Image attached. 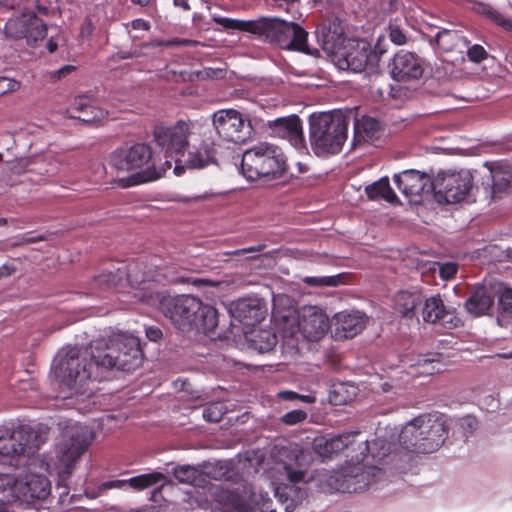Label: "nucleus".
Segmentation results:
<instances>
[{
	"label": "nucleus",
	"mask_w": 512,
	"mask_h": 512,
	"mask_svg": "<svg viewBox=\"0 0 512 512\" xmlns=\"http://www.w3.org/2000/svg\"><path fill=\"white\" fill-rule=\"evenodd\" d=\"M140 341L132 335H118L105 347L70 348L59 360L55 373L60 382L76 394L90 396L89 382L109 379L113 370L131 372L142 365Z\"/></svg>",
	"instance_id": "nucleus-1"
},
{
	"label": "nucleus",
	"mask_w": 512,
	"mask_h": 512,
	"mask_svg": "<svg viewBox=\"0 0 512 512\" xmlns=\"http://www.w3.org/2000/svg\"><path fill=\"white\" fill-rule=\"evenodd\" d=\"M360 431H352L327 438L316 437L313 441V450L323 459L332 458L345 451L351 458L354 466L349 472L342 475L339 489L344 493H360L369 488L384 476V471L374 465H363L362 462L370 453L369 441L359 439Z\"/></svg>",
	"instance_id": "nucleus-2"
},
{
	"label": "nucleus",
	"mask_w": 512,
	"mask_h": 512,
	"mask_svg": "<svg viewBox=\"0 0 512 512\" xmlns=\"http://www.w3.org/2000/svg\"><path fill=\"white\" fill-rule=\"evenodd\" d=\"M111 163L117 170L137 171L128 177L118 179L117 183L121 188L158 180L171 168L169 160L158 163L152 148L145 143L116 149L111 155Z\"/></svg>",
	"instance_id": "nucleus-3"
},
{
	"label": "nucleus",
	"mask_w": 512,
	"mask_h": 512,
	"mask_svg": "<svg viewBox=\"0 0 512 512\" xmlns=\"http://www.w3.org/2000/svg\"><path fill=\"white\" fill-rule=\"evenodd\" d=\"M163 314L180 330L196 329L212 333L218 326V311L192 295L163 297L160 301Z\"/></svg>",
	"instance_id": "nucleus-4"
},
{
	"label": "nucleus",
	"mask_w": 512,
	"mask_h": 512,
	"mask_svg": "<svg viewBox=\"0 0 512 512\" xmlns=\"http://www.w3.org/2000/svg\"><path fill=\"white\" fill-rule=\"evenodd\" d=\"M447 418L439 412L424 413L406 423L399 435L401 446L413 453H433L448 437Z\"/></svg>",
	"instance_id": "nucleus-5"
},
{
	"label": "nucleus",
	"mask_w": 512,
	"mask_h": 512,
	"mask_svg": "<svg viewBox=\"0 0 512 512\" xmlns=\"http://www.w3.org/2000/svg\"><path fill=\"white\" fill-rule=\"evenodd\" d=\"M348 121L340 113H314L309 117V141L317 156L338 154L347 139Z\"/></svg>",
	"instance_id": "nucleus-6"
},
{
	"label": "nucleus",
	"mask_w": 512,
	"mask_h": 512,
	"mask_svg": "<svg viewBox=\"0 0 512 512\" xmlns=\"http://www.w3.org/2000/svg\"><path fill=\"white\" fill-rule=\"evenodd\" d=\"M287 170L282 150L267 142L258 143L242 155L241 173L249 181L261 178L277 179Z\"/></svg>",
	"instance_id": "nucleus-7"
},
{
	"label": "nucleus",
	"mask_w": 512,
	"mask_h": 512,
	"mask_svg": "<svg viewBox=\"0 0 512 512\" xmlns=\"http://www.w3.org/2000/svg\"><path fill=\"white\" fill-rule=\"evenodd\" d=\"M195 124L190 121L179 120L172 126L159 125L154 128L155 142L165 152L166 160L177 165L185 150L189 147L188 138L196 135Z\"/></svg>",
	"instance_id": "nucleus-8"
},
{
	"label": "nucleus",
	"mask_w": 512,
	"mask_h": 512,
	"mask_svg": "<svg viewBox=\"0 0 512 512\" xmlns=\"http://www.w3.org/2000/svg\"><path fill=\"white\" fill-rule=\"evenodd\" d=\"M380 62V54L372 50L364 40H350L337 54V65L341 70L373 73Z\"/></svg>",
	"instance_id": "nucleus-9"
},
{
	"label": "nucleus",
	"mask_w": 512,
	"mask_h": 512,
	"mask_svg": "<svg viewBox=\"0 0 512 512\" xmlns=\"http://www.w3.org/2000/svg\"><path fill=\"white\" fill-rule=\"evenodd\" d=\"M431 188L439 202L459 203L469 197L472 189V175L467 171L439 173L433 179Z\"/></svg>",
	"instance_id": "nucleus-10"
},
{
	"label": "nucleus",
	"mask_w": 512,
	"mask_h": 512,
	"mask_svg": "<svg viewBox=\"0 0 512 512\" xmlns=\"http://www.w3.org/2000/svg\"><path fill=\"white\" fill-rule=\"evenodd\" d=\"M212 122L220 138L235 144L245 143L253 133L250 120L235 109H221L214 112Z\"/></svg>",
	"instance_id": "nucleus-11"
},
{
	"label": "nucleus",
	"mask_w": 512,
	"mask_h": 512,
	"mask_svg": "<svg viewBox=\"0 0 512 512\" xmlns=\"http://www.w3.org/2000/svg\"><path fill=\"white\" fill-rule=\"evenodd\" d=\"M192 143L184 152L179 163L174 167V173L181 175L185 168L203 169L211 164H216V145L211 136L206 132L198 133V137H192Z\"/></svg>",
	"instance_id": "nucleus-12"
},
{
	"label": "nucleus",
	"mask_w": 512,
	"mask_h": 512,
	"mask_svg": "<svg viewBox=\"0 0 512 512\" xmlns=\"http://www.w3.org/2000/svg\"><path fill=\"white\" fill-rule=\"evenodd\" d=\"M68 433L58 445L59 462L63 466L59 475L63 480L70 477L74 464L88 449L92 440L86 427H75Z\"/></svg>",
	"instance_id": "nucleus-13"
},
{
	"label": "nucleus",
	"mask_w": 512,
	"mask_h": 512,
	"mask_svg": "<svg viewBox=\"0 0 512 512\" xmlns=\"http://www.w3.org/2000/svg\"><path fill=\"white\" fill-rule=\"evenodd\" d=\"M8 492L19 501L31 504L35 500L46 499L51 492L47 477L38 474H28L21 480L13 477V484Z\"/></svg>",
	"instance_id": "nucleus-14"
},
{
	"label": "nucleus",
	"mask_w": 512,
	"mask_h": 512,
	"mask_svg": "<svg viewBox=\"0 0 512 512\" xmlns=\"http://www.w3.org/2000/svg\"><path fill=\"white\" fill-rule=\"evenodd\" d=\"M285 470L289 483L279 484L275 488V497L286 512H292L307 496V491L297 486L303 482L305 471L294 470L290 466H285Z\"/></svg>",
	"instance_id": "nucleus-15"
},
{
	"label": "nucleus",
	"mask_w": 512,
	"mask_h": 512,
	"mask_svg": "<svg viewBox=\"0 0 512 512\" xmlns=\"http://www.w3.org/2000/svg\"><path fill=\"white\" fill-rule=\"evenodd\" d=\"M422 317L426 323L445 329H454L461 324L456 310L447 307L439 294L427 298L423 304Z\"/></svg>",
	"instance_id": "nucleus-16"
},
{
	"label": "nucleus",
	"mask_w": 512,
	"mask_h": 512,
	"mask_svg": "<svg viewBox=\"0 0 512 512\" xmlns=\"http://www.w3.org/2000/svg\"><path fill=\"white\" fill-rule=\"evenodd\" d=\"M267 126L273 136L287 140L297 150L307 149L302 121L298 115L270 120Z\"/></svg>",
	"instance_id": "nucleus-17"
},
{
	"label": "nucleus",
	"mask_w": 512,
	"mask_h": 512,
	"mask_svg": "<svg viewBox=\"0 0 512 512\" xmlns=\"http://www.w3.org/2000/svg\"><path fill=\"white\" fill-rule=\"evenodd\" d=\"M293 32V22H287L276 17H261L255 20L253 34L264 37L271 44L284 49L289 43V33Z\"/></svg>",
	"instance_id": "nucleus-18"
},
{
	"label": "nucleus",
	"mask_w": 512,
	"mask_h": 512,
	"mask_svg": "<svg viewBox=\"0 0 512 512\" xmlns=\"http://www.w3.org/2000/svg\"><path fill=\"white\" fill-rule=\"evenodd\" d=\"M390 73L396 81H408L422 77L424 68L421 59L413 52L400 50L389 63Z\"/></svg>",
	"instance_id": "nucleus-19"
},
{
	"label": "nucleus",
	"mask_w": 512,
	"mask_h": 512,
	"mask_svg": "<svg viewBox=\"0 0 512 512\" xmlns=\"http://www.w3.org/2000/svg\"><path fill=\"white\" fill-rule=\"evenodd\" d=\"M298 327L305 338L317 341L329 328L328 316L316 306L304 307L299 315Z\"/></svg>",
	"instance_id": "nucleus-20"
},
{
	"label": "nucleus",
	"mask_w": 512,
	"mask_h": 512,
	"mask_svg": "<svg viewBox=\"0 0 512 512\" xmlns=\"http://www.w3.org/2000/svg\"><path fill=\"white\" fill-rule=\"evenodd\" d=\"M336 339H349L358 335L366 326L367 317L359 311H341L333 317Z\"/></svg>",
	"instance_id": "nucleus-21"
},
{
	"label": "nucleus",
	"mask_w": 512,
	"mask_h": 512,
	"mask_svg": "<svg viewBox=\"0 0 512 512\" xmlns=\"http://www.w3.org/2000/svg\"><path fill=\"white\" fill-rule=\"evenodd\" d=\"M393 180L403 195L410 199L421 196L427 188L428 190L432 189L431 183L433 180L427 174L417 170L403 171L394 175Z\"/></svg>",
	"instance_id": "nucleus-22"
},
{
	"label": "nucleus",
	"mask_w": 512,
	"mask_h": 512,
	"mask_svg": "<svg viewBox=\"0 0 512 512\" xmlns=\"http://www.w3.org/2000/svg\"><path fill=\"white\" fill-rule=\"evenodd\" d=\"M209 494L223 512H248L245 499L236 491L217 485L209 488Z\"/></svg>",
	"instance_id": "nucleus-23"
},
{
	"label": "nucleus",
	"mask_w": 512,
	"mask_h": 512,
	"mask_svg": "<svg viewBox=\"0 0 512 512\" xmlns=\"http://www.w3.org/2000/svg\"><path fill=\"white\" fill-rule=\"evenodd\" d=\"M493 291L485 286H476L465 301V309L475 317L488 314L494 304Z\"/></svg>",
	"instance_id": "nucleus-24"
},
{
	"label": "nucleus",
	"mask_w": 512,
	"mask_h": 512,
	"mask_svg": "<svg viewBox=\"0 0 512 512\" xmlns=\"http://www.w3.org/2000/svg\"><path fill=\"white\" fill-rule=\"evenodd\" d=\"M145 265L143 262L130 261L128 263H122L118 267V276L124 279V292H127L128 288L140 289L142 285L151 281V276L144 271Z\"/></svg>",
	"instance_id": "nucleus-25"
},
{
	"label": "nucleus",
	"mask_w": 512,
	"mask_h": 512,
	"mask_svg": "<svg viewBox=\"0 0 512 512\" xmlns=\"http://www.w3.org/2000/svg\"><path fill=\"white\" fill-rule=\"evenodd\" d=\"M429 43L432 47L444 53H449L470 45V41L459 31L449 29L438 31L433 38H429Z\"/></svg>",
	"instance_id": "nucleus-26"
},
{
	"label": "nucleus",
	"mask_w": 512,
	"mask_h": 512,
	"mask_svg": "<svg viewBox=\"0 0 512 512\" xmlns=\"http://www.w3.org/2000/svg\"><path fill=\"white\" fill-rule=\"evenodd\" d=\"M70 117L78 119L84 123H92L104 119L107 112L103 109L93 106L90 101L83 96L75 98L71 108L69 109Z\"/></svg>",
	"instance_id": "nucleus-27"
},
{
	"label": "nucleus",
	"mask_w": 512,
	"mask_h": 512,
	"mask_svg": "<svg viewBox=\"0 0 512 512\" xmlns=\"http://www.w3.org/2000/svg\"><path fill=\"white\" fill-rule=\"evenodd\" d=\"M124 285V279L118 276V267L114 271L101 272L91 282L92 290L99 295L110 291L124 293Z\"/></svg>",
	"instance_id": "nucleus-28"
},
{
	"label": "nucleus",
	"mask_w": 512,
	"mask_h": 512,
	"mask_svg": "<svg viewBox=\"0 0 512 512\" xmlns=\"http://www.w3.org/2000/svg\"><path fill=\"white\" fill-rule=\"evenodd\" d=\"M421 304L422 296L418 292L400 291L394 298L395 310L406 318H413Z\"/></svg>",
	"instance_id": "nucleus-29"
},
{
	"label": "nucleus",
	"mask_w": 512,
	"mask_h": 512,
	"mask_svg": "<svg viewBox=\"0 0 512 512\" xmlns=\"http://www.w3.org/2000/svg\"><path fill=\"white\" fill-rule=\"evenodd\" d=\"M365 192L370 200L383 199L392 204L399 203L397 195L390 186L388 177H383L366 186Z\"/></svg>",
	"instance_id": "nucleus-30"
},
{
	"label": "nucleus",
	"mask_w": 512,
	"mask_h": 512,
	"mask_svg": "<svg viewBox=\"0 0 512 512\" xmlns=\"http://www.w3.org/2000/svg\"><path fill=\"white\" fill-rule=\"evenodd\" d=\"M250 347L259 353H266L275 348L278 339L271 329H259L252 332Z\"/></svg>",
	"instance_id": "nucleus-31"
},
{
	"label": "nucleus",
	"mask_w": 512,
	"mask_h": 512,
	"mask_svg": "<svg viewBox=\"0 0 512 512\" xmlns=\"http://www.w3.org/2000/svg\"><path fill=\"white\" fill-rule=\"evenodd\" d=\"M498 296V323L503 326L504 323L512 319V288L505 287L499 289Z\"/></svg>",
	"instance_id": "nucleus-32"
},
{
	"label": "nucleus",
	"mask_w": 512,
	"mask_h": 512,
	"mask_svg": "<svg viewBox=\"0 0 512 512\" xmlns=\"http://www.w3.org/2000/svg\"><path fill=\"white\" fill-rule=\"evenodd\" d=\"M293 33H289L288 46H285L286 50H295L308 55H313V52L307 45V32L297 23L293 22Z\"/></svg>",
	"instance_id": "nucleus-33"
},
{
	"label": "nucleus",
	"mask_w": 512,
	"mask_h": 512,
	"mask_svg": "<svg viewBox=\"0 0 512 512\" xmlns=\"http://www.w3.org/2000/svg\"><path fill=\"white\" fill-rule=\"evenodd\" d=\"M30 16L31 14H27L22 17L9 19L4 27L6 36L13 39H26Z\"/></svg>",
	"instance_id": "nucleus-34"
},
{
	"label": "nucleus",
	"mask_w": 512,
	"mask_h": 512,
	"mask_svg": "<svg viewBox=\"0 0 512 512\" xmlns=\"http://www.w3.org/2000/svg\"><path fill=\"white\" fill-rule=\"evenodd\" d=\"M47 31V25L35 14H31L26 36L27 44L35 46L38 41L43 40L47 36Z\"/></svg>",
	"instance_id": "nucleus-35"
},
{
	"label": "nucleus",
	"mask_w": 512,
	"mask_h": 512,
	"mask_svg": "<svg viewBox=\"0 0 512 512\" xmlns=\"http://www.w3.org/2000/svg\"><path fill=\"white\" fill-rule=\"evenodd\" d=\"M173 474L179 482L193 486L199 485L200 480L202 479L201 472L197 468L190 465L176 466L173 469Z\"/></svg>",
	"instance_id": "nucleus-36"
},
{
	"label": "nucleus",
	"mask_w": 512,
	"mask_h": 512,
	"mask_svg": "<svg viewBox=\"0 0 512 512\" xmlns=\"http://www.w3.org/2000/svg\"><path fill=\"white\" fill-rule=\"evenodd\" d=\"M165 476L161 472H152L147 474L137 475L127 479L128 485L138 491L149 488L160 481L164 480Z\"/></svg>",
	"instance_id": "nucleus-37"
},
{
	"label": "nucleus",
	"mask_w": 512,
	"mask_h": 512,
	"mask_svg": "<svg viewBox=\"0 0 512 512\" xmlns=\"http://www.w3.org/2000/svg\"><path fill=\"white\" fill-rule=\"evenodd\" d=\"M380 129V122L373 117L364 116L356 122L357 132L362 133L367 140L377 139Z\"/></svg>",
	"instance_id": "nucleus-38"
},
{
	"label": "nucleus",
	"mask_w": 512,
	"mask_h": 512,
	"mask_svg": "<svg viewBox=\"0 0 512 512\" xmlns=\"http://www.w3.org/2000/svg\"><path fill=\"white\" fill-rule=\"evenodd\" d=\"M215 21L227 30H238L252 34L255 30V20H237L227 17H219L216 18Z\"/></svg>",
	"instance_id": "nucleus-39"
},
{
	"label": "nucleus",
	"mask_w": 512,
	"mask_h": 512,
	"mask_svg": "<svg viewBox=\"0 0 512 512\" xmlns=\"http://www.w3.org/2000/svg\"><path fill=\"white\" fill-rule=\"evenodd\" d=\"M440 354H427L417 361L418 372L423 375H433L440 372Z\"/></svg>",
	"instance_id": "nucleus-40"
},
{
	"label": "nucleus",
	"mask_w": 512,
	"mask_h": 512,
	"mask_svg": "<svg viewBox=\"0 0 512 512\" xmlns=\"http://www.w3.org/2000/svg\"><path fill=\"white\" fill-rule=\"evenodd\" d=\"M491 177L493 194L506 192L510 187H512V178L510 177V170L503 173L492 171Z\"/></svg>",
	"instance_id": "nucleus-41"
},
{
	"label": "nucleus",
	"mask_w": 512,
	"mask_h": 512,
	"mask_svg": "<svg viewBox=\"0 0 512 512\" xmlns=\"http://www.w3.org/2000/svg\"><path fill=\"white\" fill-rule=\"evenodd\" d=\"M303 282L311 287H336L342 283L341 275L307 276Z\"/></svg>",
	"instance_id": "nucleus-42"
},
{
	"label": "nucleus",
	"mask_w": 512,
	"mask_h": 512,
	"mask_svg": "<svg viewBox=\"0 0 512 512\" xmlns=\"http://www.w3.org/2000/svg\"><path fill=\"white\" fill-rule=\"evenodd\" d=\"M389 38L395 45H404L407 43V35L404 29L396 22H391L388 26Z\"/></svg>",
	"instance_id": "nucleus-43"
},
{
	"label": "nucleus",
	"mask_w": 512,
	"mask_h": 512,
	"mask_svg": "<svg viewBox=\"0 0 512 512\" xmlns=\"http://www.w3.org/2000/svg\"><path fill=\"white\" fill-rule=\"evenodd\" d=\"M467 57L471 62L480 63L486 60L489 56L485 48L480 44L467 46Z\"/></svg>",
	"instance_id": "nucleus-44"
},
{
	"label": "nucleus",
	"mask_w": 512,
	"mask_h": 512,
	"mask_svg": "<svg viewBox=\"0 0 512 512\" xmlns=\"http://www.w3.org/2000/svg\"><path fill=\"white\" fill-rule=\"evenodd\" d=\"M307 413L303 410L296 409L282 415L281 422L288 426L302 423L306 420Z\"/></svg>",
	"instance_id": "nucleus-45"
},
{
	"label": "nucleus",
	"mask_w": 512,
	"mask_h": 512,
	"mask_svg": "<svg viewBox=\"0 0 512 512\" xmlns=\"http://www.w3.org/2000/svg\"><path fill=\"white\" fill-rule=\"evenodd\" d=\"M20 88V82L9 77H0V96L15 92Z\"/></svg>",
	"instance_id": "nucleus-46"
},
{
	"label": "nucleus",
	"mask_w": 512,
	"mask_h": 512,
	"mask_svg": "<svg viewBox=\"0 0 512 512\" xmlns=\"http://www.w3.org/2000/svg\"><path fill=\"white\" fill-rule=\"evenodd\" d=\"M489 18L506 31H512V21L497 11H489Z\"/></svg>",
	"instance_id": "nucleus-47"
},
{
	"label": "nucleus",
	"mask_w": 512,
	"mask_h": 512,
	"mask_svg": "<svg viewBox=\"0 0 512 512\" xmlns=\"http://www.w3.org/2000/svg\"><path fill=\"white\" fill-rule=\"evenodd\" d=\"M76 67L73 65H64L63 67L50 71L48 73L49 79L52 82H56L62 78H65L67 75L71 74L73 71H75Z\"/></svg>",
	"instance_id": "nucleus-48"
},
{
	"label": "nucleus",
	"mask_w": 512,
	"mask_h": 512,
	"mask_svg": "<svg viewBox=\"0 0 512 512\" xmlns=\"http://www.w3.org/2000/svg\"><path fill=\"white\" fill-rule=\"evenodd\" d=\"M203 418L207 422L217 423L222 420V412L218 409V406L213 405L204 409Z\"/></svg>",
	"instance_id": "nucleus-49"
},
{
	"label": "nucleus",
	"mask_w": 512,
	"mask_h": 512,
	"mask_svg": "<svg viewBox=\"0 0 512 512\" xmlns=\"http://www.w3.org/2000/svg\"><path fill=\"white\" fill-rule=\"evenodd\" d=\"M457 272L458 265L455 263H445L440 267V276L445 280L454 278Z\"/></svg>",
	"instance_id": "nucleus-50"
},
{
	"label": "nucleus",
	"mask_w": 512,
	"mask_h": 512,
	"mask_svg": "<svg viewBox=\"0 0 512 512\" xmlns=\"http://www.w3.org/2000/svg\"><path fill=\"white\" fill-rule=\"evenodd\" d=\"M45 240H47V237L44 235H37V236L24 235V236L20 237L18 239V241L13 244V246L28 245V244L37 243L40 241H45Z\"/></svg>",
	"instance_id": "nucleus-51"
},
{
	"label": "nucleus",
	"mask_w": 512,
	"mask_h": 512,
	"mask_svg": "<svg viewBox=\"0 0 512 512\" xmlns=\"http://www.w3.org/2000/svg\"><path fill=\"white\" fill-rule=\"evenodd\" d=\"M126 485H128L127 479L123 480H110L102 483L101 489L103 490H109V489H122Z\"/></svg>",
	"instance_id": "nucleus-52"
},
{
	"label": "nucleus",
	"mask_w": 512,
	"mask_h": 512,
	"mask_svg": "<svg viewBox=\"0 0 512 512\" xmlns=\"http://www.w3.org/2000/svg\"><path fill=\"white\" fill-rule=\"evenodd\" d=\"M13 476L9 474H0V494H4L11 489Z\"/></svg>",
	"instance_id": "nucleus-53"
},
{
	"label": "nucleus",
	"mask_w": 512,
	"mask_h": 512,
	"mask_svg": "<svg viewBox=\"0 0 512 512\" xmlns=\"http://www.w3.org/2000/svg\"><path fill=\"white\" fill-rule=\"evenodd\" d=\"M50 0H36L35 8L36 11L41 15H48L50 12Z\"/></svg>",
	"instance_id": "nucleus-54"
},
{
	"label": "nucleus",
	"mask_w": 512,
	"mask_h": 512,
	"mask_svg": "<svg viewBox=\"0 0 512 512\" xmlns=\"http://www.w3.org/2000/svg\"><path fill=\"white\" fill-rule=\"evenodd\" d=\"M146 336L149 340L156 342L162 338L163 333L160 328L151 326L146 329Z\"/></svg>",
	"instance_id": "nucleus-55"
},
{
	"label": "nucleus",
	"mask_w": 512,
	"mask_h": 512,
	"mask_svg": "<svg viewBox=\"0 0 512 512\" xmlns=\"http://www.w3.org/2000/svg\"><path fill=\"white\" fill-rule=\"evenodd\" d=\"M94 30L93 24L90 19H85L80 28V36L82 38H88L92 35Z\"/></svg>",
	"instance_id": "nucleus-56"
},
{
	"label": "nucleus",
	"mask_w": 512,
	"mask_h": 512,
	"mask_svg": "<svg viewBox=\"0 0 512 512\" xmlns=\"http://www.w3.org/2000/svg\"><path fill=\"white\" fill-rule=\"evenodd\" d=\"M477 420L475 417L466 416L461 420V426L464 429H468L469 431H473L477 428Z\"/></svg>",
	"instance_id": "nucleus-57"
},
{
	"label": "nucleus",
	"mask_w": 512,
	"mask_h": 512,
	"mask_svg": "<svg viewBox=\"0 0 512 512\" xmlns=\"http://www.w3.org/2000/svg\"><path fill=\"white\" fill-rule=\"evenodd\" d=\"M264 248V245H258V246H251L243 249H238L233 252L228 253V255H242L246 253H254V252H260Z\"/></svg>",
	"instance_id": "nucleus-58"
},
{
	"label": "nucleus",
	"mask_w": 512,
	"mask_h": 512,
	"mask_svg": "<svg viewBox=\"0 0 512 512\" xmlns=\"http://www.w3.org/2000/svg\"><path fill=\"white\" fill-rule=\"evenodd\" d=\"M131 26L133 29L135 30H144V31H148L150 29V24L148 21L144 20V19H141V18H138V19H134L132 22H131Z\"/></svg>",
	"instance_id": "nucleus-59"
},
{
	"label": "nucleus",
	"mask_w": 512,
	"mask_h": 512,
	"mask_svg": "<svg viewBox=\"0 0 512 512\" xmlns=\"http://www.w3.org/2000/svg\"><path fill=\"white\" fill-rule=\"evenodd\" d=\"M278 397L285 401H294V400H298V397H300V394H298L297 392L291 391V390H284V391H280L278 393Z\"/></svg>",
	"instance_id": "nucleus-60"
},
{
	"label": "nucleus",
	"mask_w": 512,
	"mask_h": 512,
	"mask_svg": "<svg viewBox=\"0 0 512 512\" xmlns=\"http://www.w3.org/2000/svg\"><path fill=\"white\" fill-rule=\"evenodd\" d=\"M174 6L181 8L184 11H190L191 6L189 0H173Z\"/></svg>",
	"instance_id": "nucleus-61"
},
{
	"label": "nucleus",
	"mask_w": 512,
	"mask_h": 512,
	"mask_svg": "<svg viewBox=\"0 0 512 512\" xmlns=\"http://www.w3.org/2000/svg\"><path fill=\"white\" fill-rule=\"evenodd\" d=\"M46 48L47 50L50 52V53H54L57 51L58 49V42L56 41V39L54 37H51L47 43H46Z\"/></svg>",
	"instance_id": "nucleus-62"
},
{
	"label": "nucleus",
	"mask_w": 512,
	"mask_h": 512,
	"mask_svg": "<svg viewBox=\"0 0 512 512\" xmlns=\"http://www.w3.org/2000/svg\"><path fill=\"white\" fill-rule=\"evenodd\" d=\"M298 400L303 401L305 403H315L316 397L311 394H308V395L300 394V397H298Z\"/></svg>",
	"instance_id": "nucleus-63"
},
{
	"label": "nucleus",
	"mask_w": 512,
	"mask_h": 512,
	"mask_svg": "<svg viewBox=\"0 0 512 512\" xmlns=\"http://www.w3.org/2000/svg\"><path fill=\"white\" fill-rule=\"evenodd\" d=\"M17 2L18 0H0V4L8 8H14Z\"/></svg>",
	"instance_id": "nucleus-64"
}]
</instances>
